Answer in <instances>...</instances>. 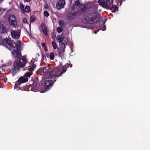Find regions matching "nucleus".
Here are the masks:
<instances>
[{"mask_svg": "<svg viewBox=\"0 0 150 150\" xmlns=\"http://www.w3.org/2000/svg\"><path fill=\"white\" fill-rule=\"evenodd\" d=\"M13 40L11 39L6 38L3 40L2 41L3 45L7 48L9 50L14 48V46L12 42Z\"/></svg>", "mask_w": 150, "mask_h": 150, "instance_id": "obj_7", "label": "nucleus"}, {"mask_svg": "<svg viewBox=\"0 0 150 150\" xmlns=\"http://www.w3.org/2000/svg\"><path fill=\"white\" fill-rule=\"evenodd\" d=\"M32 81L33 82L32 84L33 87L34 88H37L38 86L37 84L39 82L38 78L37 77L34 78L33 79H32Z\"/></svg>", "mask_w": 150, "mask_h": 150, "instance_id": "obj_15", "label": "nucleus"}, {"mask_svg": "<svg viewBox=\"0 0 150 150\" xmlns=\"http://www.w3.org/2000/svg\"><path fill=\"white\" fill-rule=\"evenodd\" d=\"M106 28V26L104 25H101L100 27V29L102 30H105Z\"/></svg>", "mask_w": 150, "mask_h": 150, "instance_id": "obj_32", "label": "nucleus"}, {"mask_svg": "<svg viewBox=\"0 0 150 150\" xmlns=\"http://www.w3.org/2000/svg\"><path fill=\"white\" fill-rule=\"evenodd\" d=\"M60 43V44L59 45L60 48L59 49L65 50V44L64 42Z\"/></svg>", "mask_w": 150, "mask_h": 150, "instance_id": "obj_21", "label": "nucleus"}, {"mask_svg": "<svg viewBox=\"0 0 150 150\" xmlns=\"http://www.w3.org/2000/svg\"><path fill=\"white\" fill-rule=\"evenodd\" d=\"M59 36L64 38V35L63 33H62Z\"/></svg>", "mask_w": 150, "mask_h": 150, "instance_id": "obj_39", "label": "nucleus"}, {"mask_svg": "<svg viewBox=\"0 0 150 150\" xmlns=\"http://www.w3.org/2000/svg\"><path fill=\"white\" fill-rule=\"evenodd\" d=\"M44 15L47 17H48L49 15V13H48V12L46 11H45L44 12Z\"/></svg>", "mask_w": 150, "mask_h": 150, "instance_id": "obj_30", "label": "nucleus"}, {"mask_svg": "<svg viewBox=\"0 0 150 150\" xmlns=\"http://www.w3.org/2000/svg\"><path fill=\"white\" fill-rule=\"evenodd\" d=\"M24 9V8H22V9Z\"/></svg>", "mask_w": 150, "mask_h": 150, "instance_id": "obj_46", "label": "nucleus"}, {"mask_svg": "<svg viewBox=\"0 0 150 150\" xmlns=\"http://www.w3.org/2000/svg\"><path fill=\"white\" fill-rule=\"evenodd\" d=\"M101 5H102V7L106 8L107 9H110L111 11V12H115L117 8V6L116 5H113L112 4L111 5L107 6L105 4H106L105 3H104Z\"/></svg>", "mask_w": 150, "mask_h": 150, "instance_id": "obj_9", "label": "nucleus"}, {"mask_svg": "<svg viewBox=\"0 0 150 150\" xmlns=\"http://www.w3.org/2000/svg\"><path fill=\"white\" fill-rule=\"evenodd\" d=\"M79 16L77 12H70L68 13L67 16V18L69 20H72Z\"/></svg>", "mask_w": 150, "mask_h": 150, "instance_id": "obj_8", "label": "nucleus"}, {"mask_svg": "<svg viewBox=\"0 0 150 150\" xmlns=\"http://www.w3.org/2000/svg\"><path fill=\"white\" fill-rule=\"evenodd\" d=\"M91 8L90 5L87 3H85L82 6L79 7L77 13L79 15H83L88 12Z\"/></svg>", "mask_w": 150, "mask_h": 150, "instance_id": "obj_6", "label": "nucleus"}, {"mask_svg": "<svg viewBox=\"0 0 150 150\" xmlns=\"http://www.w3.org/2000/svg\"><path fill=\"white\" fill-rule=\"evenodd\" d=\"M36 19V17L34 15H32L30 18V21L31 22H34Z\"/></svg>", "mask_w": 150, "mask_h": 150, "instance_id": "obj_25", "label": "nucleus"}, {"mask_svg": "<svg viewBox=\"0 0 150 150\" xmlns=\"http://www.w3.org/2000/svg\"><path fill=\"white\" fill-rule=\"evenodd\" d=\"M25 9L26 10V12L28 13L30 11V7L28 5L26 6Z\"/></svg>", "mask_w": 150, "mask_h": 150, "instance_id": "obj_26", "label": "nucleus"}, {"mask_svg": "<svg viewBox=\"0 0 150 150\" xmlns=\"http://www.w3.org/2000/svg\"><path fill=\"white\" fill-rule=\"evenodd\" d=\"M20 7H21V9H22V8H24V6L23 4H20Z\"/></svg>", "mask_w": 150, "mask_h": 150, "instance_id": "obj_38", "label": "nucleus"}, {"mask_svg": "<svg viewBox=\"0 0 150 150\" xmlns=\"http://www.w3.org/2000/svg\"><path fill=\"white\" fill-rule=\"evenodd\" d=\"M16 18L15 16L13 15H10L8 17V20H16Z\"/></svg>", "mask_w": 150, "mask_h": 150, "instance_id": "obj_23", "label": "nucleus"}, {"mask_svg": "<svg viewBox=\"0 0 150 150\" xmlns=\"http://www.w3.org/2000/svg\"><path fill=\"white\" fill-rule=\"evenodd\" d=\"M37 62V60H36L34 59L32 60L29 63V65L28 66L27 69L29 71L26 72L24 74V76L25 78H28V77H30L33 74V71L36 67Z\"/></svg>", "mask_w": 150, "mask_h": 150, "instance_id": "obj_4", "label": "nucleus"}, {"mask_svg": "<svg viewBox=\"0 0 150 150\" xmlns=\"http://www.w3.org/2000/svg\"><path fill=\"white\" fill-rule=\"evenodd\" d=\"M57 50V52L59 56L62 57V56H64V52L65 50H62L58 49Z\"/></svg>", "mask_w": 150, "mask_h": 150, "instance_id": "obj_19", "label": "nucleus"}, {"mask_svg": "<svg viewBox=\"0 0 150 150\" xmlns=\"http://www.w3.org/2000/svg\"><path fill=\"white\" fill-rule=\"evenodd\" d=\"M42 46L43 47H46V44L45 42L43 43L42 44Z\"/></svg>", "mask_w": 150, "mask_h": 150, "instance_id": "obj_36", "label": "nucleus"}, {"mask_svg": "<svg viewBox=\"0 0 150 150\" xmlns=\"http://www.w3.org/2000/svg\"><path fill=\"white\" fill-rule=\"evenodd\" d=\"M52 44L54 49H56L57 48V45L56 42L54 41H53Z\"/></svg>", "mask_w": 150, "mask_h": 150, "instance_id": "obj_27", "label": "nucleus"}, {"mask_svg": "<svg viewBox=\"0 0 150 150\" xmlns=\"http://www.w3.org/2000/svg\"><path fill=\"white\" fill-rule=\"evenodd\" d=\"M101 1H103L104 0H99L98 1V3H100Z\"/></svg>", "mask_w": 150, "mask_h": 150, "instance_id": "obj_41", "label": "nucleus"}, {"mask_svg": "<svg viewBox=\"0 0 150 150\" xmlns=\"http://www.w3.org/2000/svg\"><path fill=\"white\" fill-rule=\"evenodd\" d=\"M12 37L13 38L18 39L20 36L21 31L12 30L11 31Z\"/></svg>", "mask_w": 150, "mask_h": 150, "instance_id": "obj_10", "label": "nucleus"}, {"mask_svg": "<svg viewBox=\"0 0 150 150\" xmlns=\"http://www.w3.org/2000/svg\"><path fill=\"white\" fill-rule=\"evenodd\" d=\"M64 0H59L58 3L56 4V7L58 9L60 10L64 7L65 4Z\"/></svg>", "mask_w": 150, "mask_h": 150, "instance_id": "obj_13", "label": "nucleus"}, {"mask_svg": "<svg viewBox=\"0 0 150 150\" xmlns=\"http://www.w3.org/2000/svg\"><path fill=\"white\" fill-rule=\"evenodd\" d=\"M21 11L22 13H25V12H26V10H25V9H21Z\"/></svg>", "mask_w": 150, "mask_h": 150, "instance_id": "obj_37", "label": "nucleus"}, {"mask_svg": "<svg viewBox=\"0 0 150 150\" xmlns=\"http://www.w3.org/2000/svg\"><path fill=\"white\" fill-rule=\"evenodd\" d=\"M45 48V51H47V49L46 48V47H44Z\"/></svg>", "mask_w": 150, "mask_h": 150, "instance_id": "obj_43", "label": "nucleus"}, {"mask_svg": "<svg viewBox=\"0 0 150 150\" xmlns=\"http://www.w3.org/2000/svg\"><path fill=\"white\" fill-rule=\"evenodd\" d=\"M24 1L26 2H30L31 0H24Z\"/></svg>", "mask_w": 150, "mask_h": 150, "instance_id": "obj_40", "label": "nucleus"}, {"mask_svg": "<svg viewBox=\"0 0 150 150\" xmlns=\"http://www.w3.org/2000/svg\"><path fill=\"white\" fill-rule=\"evenodd\" d=\"M62 30V28L61 27H58L57 29V31L59 33H61Z\"/></svg>", "mask_w": 150, "mask_h": 150, "instance_id": "obj_28", "label": "nucleus"}, {"mask_svg": "<svg viewBox=\"0 0 150 150\" xmlns=\"http://www.w3.org/2000/svg\"><path fill=\"white\" fill-rule=\"evenodd\" d=\"M113 0H106V2L105 1V0H104L103 1H101L100 3H98L102 7V5H101L103 4V3H105L106 4H105V5L107 6L109 5H111L113 3Z\"/></svg>", "mask_w": 150, "mask_h": 150, "instance_id": "obj_14", "label": "nucleus"}, {"mask_svg": "<svg viewBox=\"0 0 150 150\" xmlns=\"http://www.w3.org/2000/svg\"><path fill=\"white\" fill-rule=\"evenodd\" d=\"M36 74L37 75L40 74V75H43V74H45L44 70L43 68H40L38 70H37L36 72Z\"/></svg>", "mask_w": 150, "mask_h": 150, "instance_id": "obj_16", "label": "nucleus"}, {"mask_svg": "<svg viewBox=\"0 0 150 150\" xmlns=\"http://www.w3.org/2000/svg\"><path fill=\"white\" fill-rule=\"evenodd\" d=\"M80 4V3L79 2V0H76L75 2V3L74 5L71 7V9L73 10L76 8H77V7L79 6Z\"/></svg>", "mask_w": 150, "mask_h": 150, "instance_id": "obj_17", "label": "nucleus"}, {"mask_svg": "<svg viewBox=\"0 0 150 150\" xmlns=\"http://www.w3.org/2000/svg\"><path fill=\"white\" fill-rule=\"evenodd\" d=\"M28 80V78H25V77H20L18 81L16 82L15 85L18 86L22 83L27 82Z\"/></svg>", "mask_w": 150, "mask_h": 150, "instance_id": "obj_12", "label": "nucleus"}, {"mask_svg": "<svg viewBox=\"0 0 150 150\" xmlns=\"http://www.w3.org/2000/svg\"><path fill=\"white\" fill-rule=\"evenodd\" d=\"M46 55L47 57H48L49 56V55L48 54H47Z\"/></svg>", "mask_w": 150, "mask_h": 150, "instance_id": "obj_42", "label": "nucleus"}, {"mask_svg": "<svg viewBox=\"0 0 150 150\" xmlns=\"http://www.w3.org/2000/svg\"><path fill=\"white\" fill-rule=\"evenodd\" d=\"M50 66V65H48L43 68L45 73L42 76L43 78L57 79L66 71L67 67L66 66L55 68L52 70L51 69Z\"/></svg>", "mask_w": 150, "mask_h": 150, "instance_id": "obj_2", "label": "nucleus"}, {"mask_svg": "<svg viewBox=\"0 0 150 150\" xmlns=\"http://www.w3.org/2000/svg\"><path fill=\"white\" fill-rule=\"evenodd\" d=\"M51 35L52 36L53 38H54L56 37V34L54 33H51Z\"/></svg>", "mask_w": 150, "mask_h": 150, "instance_id": "obj_35", "label": "nucleus"}, {"mask_svg": "<svg viewBox=\"0 0 150 150\" xmlns=\"http://www.w3.org/2000/svg\"><path fill=\"white\" fill-rule=\"evenodd\" d=\"M7 25V23L4 21H1L0 22V31L2 33H6L8 29H7L6 26Z\"/></svg>", "mask_w": 150, "mask_h": 150, "instance_id": "obj_11", "label": "nucleus"}, {"mask_svg": "<svg viewBox=\"0 0 150 150\" xmlns=\"http://www.w3.org/2000/svg\"><path fill=\"white\" fill-rule=\"evenodd\" d=\"M64 66H66L67 67V68L66 69V71L67 68H68L69 66V67H72V65L71 64H67V65H64L63 67H64Z\"/></svg>", "mask_w": 150, "mask_h": 150, "instance_id": "obj_29", "label": "nucleus"}, {"mask_svg": "<svg viewBox=\"0 0 150 150\" xmlns=\"http://www.w3.org/2000/svg\"><path fill=\"white\" fill-rule=\"evenodd\" d=\"M43 58H44V56H43V57L42 59V60H43Z\"/></svg>", "mask_w": 150, "mask_h": 150, "instance_id": "obj_44", "label": "nucleus"}, {"mask_svg": "<svg viewBox=\"0 0 150 150\" xmlns=\"http://www.w3.org/2000/svg\"><path fill=\"white\" fill-rule=\"evenodd\" d=\"M21 42L20 41H18L16 42V45L17 47L16 49H21Z\"/></svg>", "mask_w": 150, "mask_h": 150, "instance_id": "obj_22", "label": "nucleus"}, {"mask_svg": "<svg viewBox=\"0 0 150 150\" xmlns=\"http://www.w3.org/2000/svg\"><path fill=\"white\" fill-rule=\"evenodd\" d=\"M58 37L57 38V40L58 41V42L59 43H62L64 42L63 40L64 39V38L61 37L59 36H57Z\"/></svg>", "mask_w": 150, "mask_h": 150, "instance_id": "obj_20", "label": "nucleus"}, {"mask_svg": "<svg viewBox=\"0 0 150 150\" xmlns=\"http://www.w3.org/2000/svg\"><path fill=\"white\" fill-rule=\"evenodd\" d=\"M6 79H5H5H4V81H6ZM6 80H7V78H6Z\"/></svg>", "mask_w": 150, "mask_h": 150, "instance_id": "obj_45", "label": "nucleus"}, {"mask_svg": "<svg viewBox=\"0 0 150 150\" xmlns=\"http://www.w3.org/2000/svg\"><path fill=\"white\" fill-rule=\"evenodd\" d=\"M52 80H48L42 82L40 86H38V88H44L45 90H47L52 86L54 83L57 80V79L51 78Z\"/></svg>", "mask_w": 150, "mask_h": 150, "instance_id": "obj_5", "label": "nucleus"}, {"mask_svg": "<svg viewBox=\"0 0 150 150\" xmlns=\"http://www.w3.org/2000/svg\"><path fill=\"white\" fill-rule=\"evenodd\" d=\"M59 23L60 26L62 27L63 26H64L63 23L61 21H59Z\"/></svg>", "mask_w": 150, "mask_h": 150, "instance_id": "obj_33", "label": "nucleus"}, {"mask_svg": "<svg viewBox=\"0 0 150 150\" xmlns=\"http://www.w3.org/2000/svg\"><path fill=\"white\" fill-rule=\"evenodd\" d=\"M43 33L45 34L46 35H47V32L46 31V29L45 27L44 29H42Z\"/></svg>", "mask_w": 150, "mask_h": 150, "instance_id": "obj_34", "label": "nucleus"}, {"mask_svg": "<svg viewBox=\"0 0 150 150\" xmlns=\"http://www.w3.org/2000/svg\"><path fill=\"white\" fill-rule=\"evenodd\" d=\"M12 53L14 57L16 58L11 69L12 74L14 76L17 74L19 69L25 66L27 62V59L23 56L21 58H20L21 56L20 49H14Z\"/></svg>", "mask_w": 150, "mask_h": 150, "instance_id": "obj_1", "label": "nucleus"}, {"mask_svg": "<svg viewBox=\"0 0 150 150\" xmlns=\"http://www.w3.org/2000/svg\"><path fill=\"white\" fill-rule=\"evenodd\" d=\"M98 20V15L94 13H88L84 16L82 18V22L86 23H96Z\"/></svg>", "mask_w": 150, "mask_h": 150, "instance_id": "obj_3", "label": "nucleus"}, {"mask_svg": "<svg viewBox=\"0 0 150 150\" xmlns=\"http://www.w3.org/2000/svg\"><path fill=\"white\" fill-rule=\"evenodd\" d=\"M23 22L25 24L28 23V21L26 18H24L23 19Z\"/></svg>", "mask_w": 150, "mask_h": 150, "instance_id": "obj_31", "label": "nucleus"}, {"mask_svg": "<svg viewBox=\"0 0 150 150\" xmlns=\"http://www.w3.org/2000/svg\"><path fill=\"white\" fill-rule=\"evenodd\" d=\"M50 58L51 60H53L54 58V53L53 52H51L49 54Z\"/></svg>", "mask_w": 150, "mask_h": 150, "instance_id": "obj_24", "label": "nucleus"}, {"mask_svg": "<svg viewBox=\"0 0 150 150\" xmlns=\"http://www.w3.org/2000/svg\"><path fill=\"white\" fill-rule=\"evenodd\" d=\"M9 24L11 26H13V27H15L17 25V22L16 20H8Z\"/></svg>", "mask_w": 150, "mask_h": 150, "instance_id": "obj_18", "label": "nucleus"}]
</instances>
